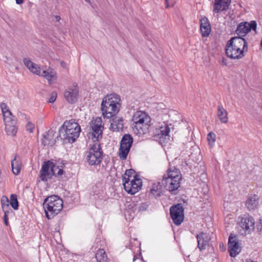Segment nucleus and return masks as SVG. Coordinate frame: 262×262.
Segmentation results:
<instances>
[{
  "instance_id": "1",
  "label": "nucleus",
  "mask_w": 262,
  "mask_h": 262,
  "mask_svg": "<svg viewBox=\"0 0 262 262\" xmlns=\"http://www.w3.org/2000/svg\"><path fill=\"white\" fill-rule=\"evenodd\" d=\"M248 43L241 37H233L227 42L226 53L231 59H239L245 56L248 51Z\"/></svg>"
},
{
  "instance_id": "2",
  "label": "nucleus",
  "mask_w": 262,
  "mask_h": 262,
  "mask_svg": "<svg viewBox=\"0 0 262 262\" xmlns=\"http://www.w3.org/2000/svg\"><path fill=\"white\" fill-rule=\"evenodd\" d=\"M120 97L116 94L105 96L101 103V111L103 117L111 118L116 115L120 109Z\"/></svg>"
},
{
  "instance_id": "3",
  "label": "nucleus",
  "mask_w": 262,
  "mask_h": 262,
  "mask_svg": "<svg viewBox=\"0 0 262 262\" xmlns=\"http://www.w3.org/2000/svg\"><path fill=\"white\" fill-rule=\"evenodd\" d=\"M43 207L47 217L51 219L62 210L63 201L58 195H51L44 200Z\"/></svg>"
},
{
  "instance_id": "4",
  "label": "nucleus",
  "mask_w": 262,
  "mask_h": 262,
  "mask_svg": "<svg viewBox=\"0 0 262 262\" xmlns=\"http://www.w3.org/2000/svg\"><path fill=\"white\" fill-rule=\"evenodd\" d=\"M132 121L134 129H136L139 134H144L148 128L150 118L146 113L137 111L134 114Z\"/></svg>"
},
{
  "instance_id": "5",
  "label": "nucleus",
  "mask_w": 262,
  "mask_h": 262,
  "mask_svg": "<svg viewBox=\"0 0 262 262\" xmlns=\"http://www.w3.org/2000/svg\"><path fill=\"white\" fill-rule=\"evenodd\" d=\"M86 161L90 165H98L103 159V151L99 143H95L87 152Z\"/></svg>"
},
{
  "instance_id": "6",
  "label": "nucleus",
  "mask_w": 262,
  "mask_h": 262,
  "mask_svg": "<svg viewBox=\"0 0 262 262\" xmlns=\"http://www.w3.org/2000/svg\"><path fill=\"white\" fill-rule=\"evenodd\" d=\"M122 182L125 191L131 194H134L139 191L142 186L141 180L137 178L136 176H134L133 179L123 177Z\"/></svg>"
},
{
  "instance_id": "7",
  "label": "nucleus",
  "mask_w": 262,
  "mask_h": 262,
  "mask_svg": "<svg viewBox=\"0 0 262 262\" xmlns=\"http://www.w3.org/2000/svg\"><path fill=\"white\" fill-rule=\"evenodd\" d=\"M133 139L131 135H124L120 142L119 157L122 160H125L133 144Z\"/></svg>"
},
{
  "instance_id": "8",
  "label": "nucleus",
  "mask_w": 262,
  "mask_h": 262,
  "mask_svg": "<svg viewBox=\"0 0 262 262\" xmlns=\"http://www.w3.org/2000/svg\"><path fill=\"white\" fill-rule=\"evenodd\" d=\"M170 214L173 222L180 225L184 220V208L181 204H177L170 208Z\"/></svg>"
},
{
  "instance_id": "9",
  "label": "nucleus",
  "mask_w": 262,
  "mask_h": 262,
  "mask_svg": "<svg viewBox=\"0 0 262 262\" xmlns=\"http://www.w3.org/2000/svg\"><path fill=\"white\" fill-rule=\"evenodd\" d=\"M256 27L257 24L255 21H251L250 23L246 21L242 22L238 25L235 33L238 36V37L243 38L251 30L255 31Z\"/></svg>"
},
{
  "instance_id": "10",
  "label": "nucleus",
  "mask_w": 262,
  "mask_h": 262,
  "mask_svg": "<svg viewBox=\"0 0 262 262\" xmlns=\"http://www.w3.org/2000/svg\"><path fill=\"white\" fill-rule=\"evenodd\" d=\"M90 129L92 130V135L95 138L98 139L102 137L103 126L102 124V119L100 117H97L90 122Z\"/></svg>"
},
{
  "instance_id": "11",
  "label": "nucleus",
  "mask_w": 262,
  "mask_h": 262,
  "mask_svg": "<svg viewBox=\"0 0 262 262\" xmlns=\"http://www.w3.org/2000/svg\"><path fill=\"white\" fill-rule=\"evenodd\" d=\"M64 96L69 103L73 104L76 102L79 97V90L77 84H74L71 86L69 87L64 92Z\"/></svg>"
},
{
  "instance_id": "12",
  "label": "nucleus",
  "mask_w": 262,
  "mask_h": 262,
  "mask_svg": "<svg viewBox=\"0 0 262 262\" xmlns=\"http://www.w3.org/2000/svg\"><path fill=\"white\" fill-rule=\"evenodd\" d=\"M180 181L177 180H173L170 178L163 177L161 183L163 186L171 193H174L180 186Z\"/></svg>"
},
{
  "instance_id": "13",
  "label": "nucleus",
  "mask_w": 262,
  "mask_h": 262,
  "mask_svg": "<svg viewBox=\"0 0 262 262\" xmlns=\"http://www.w3.org/2000/svg\"><path fill=\"white\" fill-rule=\"evenodd\" d=\"M63 124L66 127V128L68 129L71 133L74 141L78 138L79 136V133L81 131L80 125L72 120L70 121H66L64 122Z\"/></svg>"
},
{
  "instance_id": "14",
  "label": "nucleus",
  "mask_w": 262,
  "mask_h": 262,
  "mask_svg": "<svg viewBox=\"0 0 262 262\" xmlns=\"http://www.w3.org/2000/svg\"><path fill=\"white\" fill-rule=\"evenodd\" d=\"M52 164V162L48 161L45 162L42 165L40 171V178L41 181L44 182L47 181L48 179H51L52 176H53L52 171H51Z\"/></svg>"
},
{
  "instance_id": "15",
  "label": "nucleus",
  "mask_w": 262,
  "mask_h": 262,
  "mask_svg": "<svg viewBox=\"0 0 262 262\" xmlns=\"http://www.w3.org/2000/svg\"><path fill=\"white\" fill-rule=\"evenodd\" d=\"M228 251L231 257L236 256L239 252L240 249L236 237L230 235L228 241Z\"/></svg>"
},
{
  "instance_id": "16",
  "label": "nucleus",
  "mask_w": 262,
  "mask_h": 262,
  "mask_svg": "<svg viewBox=\"0 0 262 262\" xmlns=\"http://www.w3.org/2000/svg\"><path fill=\"white\" fill-rule=\"evenodd\" d=\"M198 241V247L201 251L206 249L207 245L209 244L211 238L206 233L201 232L196 235Z\"/></svg>"
},
{
  "instance_id": "17",
  "label": "nucleus",
  "mask_w": 262,
  "mask_h": 262,
  "mask_svg": "<svg viewBox=\"0 0 262 262\" xmlns=\"http://www.w3.org/2000/svg\"><path fill=\"white\" fill-rule=\"evenodd\" d=\"M66 126L63 124L59 129V137L63 141L64 143H73L74 142L72 136V134L70 133Z\"/></svg>"
},
{
  "instance_id": "18",
  "label": "nucleus",
  "mask_w": 262,
  "mask_h": 262,
  "mask_svg": "<svg viewBox=\"0 0 262 262\" xmlns=\"http://www.w3.org/2000/svg\"><path fill=\"white\" fill-rule=\"evenodd\" d=\"M200 31L203 37H207L209 35L211 28L210 24L206 17L202 18L200 20Z\"/></svg>"
},
{
  "instance_id": "19",
  "label": "nucleus",
  "mask_w": 262,
  "mask_h": 262,
  "mask_svg": "<svg viewBox=\"0 0 262 262\" xmlns=\"http://www.w3.org/2000/svg\"><path fill=\"white\" fill-rule=\"evenodd\" d=\"M157 132L158 133L155 137L156 140L159 139L160 142H164L165 140L169 138L170 127L168 125L165 124L164 126H162Z\"/></svg>"
},
{
  "instance_id": "20",
  "label": "nucleus",
  "mask_w": 262,
  "mask_h": 262,
  "mask_svg": "<svg viewBox=\"0 0 262 262\" xmlns=\"http://www.w3.org/2000/svg\"><path fill=\"white\" fill-rule=\"evenodd\" d=\"M231 0H215L213 11L219 13L220 11L226 10L230 4Z\"/></svg>"
},
{
  "instance_id": "21",
  "label": "nucleus",
  "mask_w": 262,
  "mask_h": 262,
  "mask_svg": "<svg viewBox=\"0 0 262 262\" xmlns=\"http://www.w3.org/2000/svg\"><path fill=\"white\" fill-rule=\"evenodd\" d=\"M55 132L52 129L49 130L46 134L43 135L42 139V143L44 146L49 145L53 146L56 142L55 138Z\"/></svg>"
},
{
  "instance_id": "22",
  "label": "nucleus",
  "mask_w": 262,
  "mask_h": 262,
  "mask_svg": "<svg viewBox=\"0 0 262 262\" xmlns=\"http://www.w3.org/2000/svg\"><path fill=\"white\" fill-rule=\"evenodd\" d=\"M254 223L252 218H243L240 223L241 227L245 230V233H249L254 229Z\"/></svg>"
},
{
  "instance_id": "23",
  "label": "nucleus",
  "mask_w": 262,
  "mask_h": 262,
  "mask_svg": "<svg viewBox=\"0 0 262 262\" xmlns=\"http://www.w3.org/2000/svg\"><path fill=\"white\" fill-rule=\"evenodd\" d=\"M17 120L14 119L11 121L5 123V130L7 134L9 136H15L17 127L16 126Z\"/></svg>"
},
{
  "instance_id": "24",
  "label": "nucleus",
  "mask_w": 262,
  "mask_h": 262,
  "mask_svg": "<svg viewBox=\"0 0 262 262\" xmlns=\"http://www.w3.org/2000/svg\"><path fill=\"white\" fill-rule=\"evenodd\" d=\"M38 75L46 78L50 84L55 81L57 78L56 72L53 69L50 68L42 72L40 71V74Z\"/></svg>"
},
{
  "instance_id": "25",
  "label": "nucleus",
  "mask_w": 262,
  "mask_h": 262,
  "mask_svg": "<svg viewBox=\"0 0 262 262\" xmlns=\"http://www.w3.org/2000/svg\"><path fill=\"white\" fill-rule=\"evenodd\" d=\"M123 128V120L121 117H116L111 120L110 129L114 132L119 131Z\"/></svg>"
},
{
  "instance_id": "26",
  "label": "nucleus",
  "mask_w": 262,
  "mask_h": 262,
  "mask_svg": "<svg viewBox=\"0 0 262 262\" xmlns=\"http://www.w3.org/2000/svg\"><path fill=\"white\" fill-rule=\"evenodd\" d=\"M163 177L170 178L173 180L181 181L182 176L180 171L179 169L175 167L169 168L167 171V173L165 174Z\"/></svg>"
},
{
  "instance_id": "27",
  "label": "nucleus",
  "mask_w": 262,
  "mask_h": 262,
  "mask_svg": "<svg viewBox=\"0 0 262 262\" xmlns=\"http://www.w3.org/2000/svg\"><path fill=\"white\" fill-rule=\"evenodd\" d=\"M11 167L13 173L15 175H18L21 167V162L19 156L15 155L14 158L11 161Z\"/></svg>"
},
{
  "instance_id": "28",
  "label": "nucleus",
  "mask_w": 262,
  "mask_h": 262,
  "mask_svg": "<svg viewBox=\"0 0 262 262\" xmlns=\"http://www.w3.org/2000/svg\"><path fill=\"white\" fill-rule=\"evenodd\" d=\"M162 184L160 182L153 184L150 189V194L156 199L159 198L162 194Z\"/></svg>"
},
{
  "instance_id": "29",
  "label": "nucleus",
  "mask_w": 262,
  "mask_h": 262,
  "mask_svg": "<svg viewBox=\"0 0 262 262\" xmlns=\"http://www.w3.org/2000/svg\"><path fill=\"white\" fill-rule=\"evenodd\" d=\"M258 205V199L256 195H252L249 196L247 202L246 206L249 210H254Z\"/></svg>"
},
{
  "instance_id": "30",
  "label": "nucleus",
  "mask_w": 262,
  "mask_h": 262,
  "mask_svg": "<svg viewBox=\"0 0 262 262\" xmlns=\"http://www.w3.org/2000/svg\"><path fill=\"white\" fill-rule=\"evenodd\" d=\"M24 63L26 67L32 73L37 75L40 74L39 68L37 64L34 63L30 60L25 58L24 59Z\"/></svg>"
},
{
  "instance_id": "31",
  "label": "nucleus",
  "mask_w": 262,
  "mask_h": 262,
  "mask_svg": "<svg viewBox=\"0 0 262 262\" xmlns=\"http://www.w3.org/2000/svg\"><path fill=\"white\" fill-rule=\"evenodd\" d=\"M228 113L222 105H219L217 107V116L222 123H226L228 122Z\"/></svg>"
},
{
  "instance_id": "32",
  "label": "nucleus",
  "mask_w": 262,
  "mask_h": 262,
  "mask_svg": "<svg viewBox=\"0 0 262 262\" xmlns=\"http://www.w3.org/2000/svg\"><path fill=\"white\" fill-rule=\"evenodd\" d=\"M126 210L129 213H133V214H137L139 213L138 212V203L137 202H127L125 205Z\"/></svg>"
},
{
  "instance_id": "33",
  "label": "nucleus",
  "mask_w": 262,
  "mask_h": 262,
  "mask_svg": "<svg viewBox=\"0 0 262 262\" xmlns=\"http://www.w3.org/2000/svg\"><path fill=\"white\" fill-rule=\"evenodd\" d=\"M1 202L3 208V210L4 213H6H6H9L10 212L12 211L9 207V199L6 196H2Z\"/></svg>"
},
{
  "instance_id": "34",
  "label": "nucleus",
  "mask_w": 262,
  "mask_h": 262,
  "mask_svg": "<svg viewBox=\"0 0 262 262\" xmlns=\"http://www.w3.org/2000/svg\"><path fill=\"white\" fill-rule=\"evenodd\" d=\"M95 257L98 262H106L107 256L103 249H99L96 253Z\"/></svg>"
},
{
  "instance_id": "35",
  "label": "nucleus",
  "mask_w": 262,
  "mask_h": 262,
  "mask_svg": "<svg viewBox=\"0 0 262 262\" xmlns=\"http://www.w3.org/2000/svg\"><path fill=\"white\" fill-rule=\"evenodd\" d=\"M51 171H52L53 176H55V177H59L61 176L63 173V170L61 168H59L58 166L54 165L53 162Z\"/></svg>"
},
{
  "instance_id": "36",
  "label": "nucleus",
  "mask_w": 262,
  "mask_h": 262,
  "mask_svg": "<svg viewBox=\"0 0 262 262\" xmlns=\"http://www.w3.org/2000/svg\"><path fill=\"white\" fill-rule=\"evenodd\" d=\"M10 204L14 209L17 210L18 209V202L16 194H12L11 195Z\"/></svg>"
},
{
  "instance_id": "37",
  "label": "nucleus",
  "mask_w": 262,
  "mask_h": 262,
  "mask_svg": "<svg viewBox=\"0 0 262 262\" xmlns=\"http://www.w3.org/2000/svg\"><path fill=\"white\" fill-rule=\"evenodd\" d=\"M4 117V121L5 123L11 121L14 119H16L15 117L13 116L11 111L5 112L3 113Z\"/></svg>"
},
{
  "instance_id": "38",
  "label": "nucleus",
  "mask_w": 262,
  "mask_h": 262,
  "mask_svg": "<svg viewBox=\"0 0 262 262\" xmlns=\"http://www.w3.org/2000/svg\"><path fill=\"white\" fill-rule=\"evenodd\" d=\"M216 140V136L214 133L210 132L207 135V140L210 147L213 146Z\"/></svg>"
},
{
  "instance_id": "39",
  "label": "nucleus",
  "mask_w": 262,
  "mask_h": 262,
  "mask_svg": "<svg viewBox=\"0 0 262 262\" xmlns=\"http://www.w3.org/2000/svg\"><path fill=\"white\" fill-rule=\"evenodd\" d=\"M135 172L134 170L130 169H127L126 170L122 178L123 177H125L126 178H129L130 179H133L134 176H136L135 174Z\"/></svg>"
},
{
  "instance_id": "40",
  "label": "nucleus",
  "mask_w": 262,
  "mask_h": 262,
  "mask_svg": "<svg viewBox=\"0 0 262 262\" xmlns=\"http://www.w3.org/2000/svg\"><path fill=\"white\" fill-rule=\"evenodd\" d=\"M138 207L139 213H141L143 211H145L147 209L148 207V205L145 203H138Z\"/></svg>"
},
{
  "instance_id": "41",
  "label": "nucleus",
  "mask_w": 262,
  "mask_h": 262,
  "mask_svg": "<svg viewBox=\"0 0 262 262\" xmlns=\"http://www.w3.org/2000/svg\"><path fill=\"white\" fill-rule=\"evenodd\" d=\"M0 107L2 112V113H5V112H8L10 111V110L9 109V107H8L7 105L5 103H1L0 104Z\"/></svg>"
},
{
  "instance_id": "42",
  "label": "nucleus",
  "mask_w": 262,
  "mask_h": 262,
  "mask_svg": "<svg viewBox=\"0 0 262 262\" xmlns=\"http://www.w3.org/2000/svg\"><path fill=\"white\" fill-rule=\"evenodd\" d=\"M57 95L56 93H55V92L52 93L50 95V97L48 102L49 103H53L56 100V99L57 98Z\"/></svg>"
},
{
  "instance_id": "43",
  "label": "nucleus",
  "mask_w": 262,
  "mask_h": 262,
  "mask_svg": "<svg viewBox=\"0 0 262 262\" xmlns=\"http://www.w3.org/2000/svg\"><path fill=\"white\" fill-rule=\"evenodd\" d=\"M34 128V125L31 122H28L26 126L27 130L29 131L30 133H32L33 132Z\"/></svg>"
},
{
  "instance_id": "44",
  "label": "nucleus",
  "mask_w": 262,
  "mask_h": 262,
  "mask_svg": "<svg viewBox=\"0 0 262 262\" xmlns=\"http://www.w3.org/2000/svg\"><path fill=\"white\" fill-rule=\"evenodd\" d=\"M9 213H4V221L5 224L7 226L8 224V214Z\"/></svg>"
},
{
  "instance_id": "45",
  "label": "nucleus",
  "mask_w": 262,
  "mask_h": 262,
  "mask_svg": "<svg viewBox=\"0 0 262 262\" xmlns=\"http://www.w3.org/2000/svg\"><path fill=\"white\" fill-rule=\"evenodd\" d=\"M257 229L260 231L262 232V220H259V225H258Z\"/></svg>"
},
{
  "instance_id": "46",
  "label": "nucleus",
  "mask_w": 262,
  "mask_h": 262,
  "mask_svg": "<svg viewBox=\"0 0 262 262\" xmlns=\"http://www.w3.org/2000/svg\"><path fill=\"white\" fill-rule=\"evenodd\" d=\"M15 1H16V3L17 4H19V5L23 4L24 2V0H15Z\"/></svg>"
},
{
  "instance_id": "47",
  "label": "nucleus",
  "mask_w": 262,
  "mask_h": 262,
  "mask_svg": "<svg viewBox=\"0 0 262 262\" xmlns=\"http://www.w3.org/2000/svg\"><path fill=\"white\" fill-rule=\"evenodd\" d=\"M168 0H165V3H166V5H167V6H166V7H167V8H168V7H169V4H168Z\"/></svg>"
},
{
  "instance_id": "48",
  "label": "nucleus",
  "mask_w": 262,
  "mask_h": 262,
  "mask_svg": "<svg viewBox=\"0 0 262 262\" xmlns=\"http://www.w3.org/2000/svg\"><path fill=\"white\" fill-rule=\"evenodd\" d=\"M56 19H57V20H59L60 19V17H59V16H56Z\"/></svg>"
},
{
  "instance_id": "49",
  "label": "nucleus",
  "mask_w": 262,
  "mask_h": 262,
  "mask_svg": "<svg viewBox=\"0 0 262 262\" xmlns=\"http://www.w3.org/2000/svg\"><path fill=\"white\" fill-rule=\"evenodd\" d=\"M86 2H90V0H85Z\"/></svg>"
},
{
  "instance_id": "50",
  "label": "nucleus",
  "mask_w": 262,
  "mask_h": 262,
  "mask_svg": "<svg viewBox=\"0 0 262 262\" xmlns=\"http://www.w3.org/2000/svg\"><path fill=\"white\" fill-rule=\"evenodd\" d=\"M130 215L131 216H132V213H131V214L130 213ZM133 217H134V215H133Z\"/></svg>"
}]
</instances>
